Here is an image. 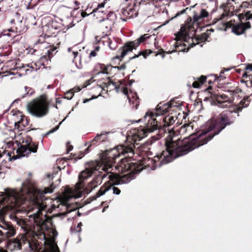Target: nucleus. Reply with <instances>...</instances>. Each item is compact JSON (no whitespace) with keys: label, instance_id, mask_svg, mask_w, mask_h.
Instances as JSON below:
<instances>
[{"label":"nucleus","instance_id":"f257e3e1","mask_svg":"<svg viewBox=\"0 0 252 252\" xmlns=\"http://www.w3.org/2000/svg\"><path fill=\"white\" fill-rule=\"evenodd\" d=\"M53 191L52 186L44 187L43 189H34L31 193V201L27 204L21 196V192L16 190L6 189L5 192H0V235L9 238L15 235L16 229L13 225L2 219L9 211H24V209L27 214L32 213L29 216V219L16 217L15 221L25 233L31 232L34 225L38 223L42 211L47 208L44 201L48 198L45 194Z\"/></svg>","mask_w":252,"mask_h":252},{"label":"nucleus","instance_id":"f03ea898","mask_svg":"<svg viewBox=\"0 0 252 252\" xmlns=\"http://www.w3.org/2000/svg\"><path fill=\"white\" fill-rule=\"evenodd\" d=\"M194 141L189 142L187 139L182 141L174 140L173 137L170 136L165 142V150L155 156L154 158L147 156L136 161L135 159L131 160L130 158L132 157L129 158L126 155L125 158L121 159V164L116 166V168L122 172L132 170L134 172L135 175L146 167H159L191 151L193 148L198 146Z\"/></svg>","mask_w":252,"mask_h":252},{"label":"nucleus","instance_id":"7ed1b4c3","mask_svg":"<svg viewBox=\"0 0 252 252\" xmlns=\"http://www.w3.org/2000/svg\"><path fill=\"white\" fill-rule=\"evenodd\" d=\"M128 139L131 140L129 137ZM130 142H131L130 144L126 143V144L118 145L114 148L106 150L101 154L100 160L103 165L102 169L110 173L109 175L108 178L110 180L109 182H112L111 183L112 187L113 185L128 183L135 178V173L132 172V170H128L129 172L123 176H120L118 173L111 172L114 170L113 167L115 164L117 158H119L122 156H126V155H127V158H130L134 155V149L135 148V145H137L138 144L134 143L131 140ZM121 162V160L116 165L114 166L115 170H117L119 173H124V172H122L116 168V166L120 164Z\"/></svg>","mask_w":252,"mask_h":252},{"label":"nucleus","instance_id":"20e7f679","mask_svg":"<svg viewBox=\"0 0 252 252\" xmlns=\"http://www.w3.org/2000/svg\"><path fill=\"white\" fill-rule=\"evenodd\" d=\"M172 115L171 113L170 115L164 117L162 119L163 125H161L160 122H158L157 119L154 118V114L153 112H147L142 119H139L137 121L144 123V126L132 129V131H131L132 133L131 140L137 143V141L141 140L147 136L148 132H151L157 129H158L157 139H159L163 136L166 132V130H168V136L165 139V142L170 136L173 137L174 140H181L180 138H176V133L173 128H169L174 124L177 119L176 114L174 116Z\"/></svg>","mask_w":252,"mask_h":252},{"label":"nucleus","instance_id":"39448f33","mask_svg":"<svg viewBox=\"0 0 252 252\" xmlns=\"http://www.w3.org/2000/svg\"><path fill=\"white\" fill-rule=\"evenodd\" d=\"M250 102L249 96L245 97L239 103L234 107H229V110L221 112L218 115L212 117L211 120L207 123L208 131L213 130V132L209 136L208 139H212L215 135L219 134L227 126L233 124L236 117L233 115V113H238L244 108L247 107Z\"/></svg>","mask_w":252,"mask_h":252},{"label":"nucleus","instance_id":"423d86ee","mask_svg":"<svg viewBox=\"0 0 252 252\" xmlns=\"http://www.w3.org/2000/svg\"><path fill=\"white\" fill-rule=\"evenodd\" d=\"M239 3L238 0H227L226 3L223 4L220 6L223 10V12L221 15L216 18L214 19V23H216L220 20H223L226 17H230L234 15L238 16V19L239 21L238 23H236L233 27L232 32L237 35L244 34L247 30L251 28V26L249 22H244L247 20L252 19V13L250 11L246 12L245 13H239V9H235L234 3Z\"/></svg>","mask_w":252,"mask_h":252},{"label":"nucleus","instance_id":"0eeeda50","mask_svg":"<svg viewBox=\"0 0 252 252\" xmlns=\"http://www.w3.org/2000/svg\"><path fill=\"white\" fill-rule=\"evenodd\" d=\"M126 6L122 9L121 18L126 21L127 19L136 17L138 14H145L151 6L152 0H126Z\"/></svg>","mask_w":252,"mask_h":252},{"label":"nucleus","instance_id":"6e6552de","mask_svg":"<svg viewBox=\"0 0 252 252\" xmlns=\"http://www.w3.org/2000/svg\"><path fill=\"white\" fill-rule=\"evenodd\" d=\"M211 120H209L206 124L205 130L199 132L194 135V132L193 131V126L191 123L189 124H184L180 129L179 133L180 134H186V137L182 140L180 139L181 141L187 139L189 142L194 141L196 145H198L196 147L193 148V150L198 147L203 145L206 144L211 139H208V138L211 135L213 132V130L208 131L207 129V123ZM193 149L191 150L192 151Z\"/></svg>","mask_w":252,"mask_h":252},{"label":"nucleus","instance_id":"1a4fd4ad","mask_svg":"<svg viewBox=\"0 0 252 252\" xmlns=\"http://www.w3.org/2000/svg\"><path fill=\"white\" fill-rule=\"evenodd\" d=\"M212 89L211 86L207 89L210 94V97L214 102H217L219 107L223 108H229L234 100V96L241 92V90L238 87L224 91V93L222 94L219 93L218 90L210 91Z\"/></svg>","mask_w":252,"mask_h":252},{"label":"nucleus","instance_id":"9d476101","mask_svg":"<svg viewBox=\"0 0 252 252\" xmlns=\"http://www.w3.org/2000/svg\"><path fill=\"white\" fill-rule=\"evenodd\" d=\"M99 87L104 91H111L116 90L117 92H122L124 94L126 95L129 103L132 105L133 108L137 109L139 105V98L136 93L131 94V96L128 94V89L126 87L121 86V82L116 83L112 81L109 77L107 78L105 82H101L97 84Z\"/></svg>","mask_w":252,"mask_h":252},{"label":"nucleus","instance_id":"9b49d317","mask_svg":"<svg viewBox=\"0 0 252 252\" xmlns=\"http://www.w3.org/2000/svg\"><path fill=\"white\" fill-rule=\"evenodd\" d=\"M18 148L16 150L17 155L11 157V153L7 152L10 161L14 160L24 157H28L32 152L35 153L38 149V144L33 142L31 137L28 136L26 138L22 139V143L20 141H15Z\"/></svg>","mask_w":252,"mask_h":252},{"label":"nucleus","instance_id":"f8f14e48","mask_svg":"<svg viewBox=\"0 0 252 252\" xmlns=\"http://www.w3.org/2000/svg\"><path fill=\"white\" fill-rule=\"evenodd\" d=\"M50 104L46 95H42L40 98L34 100L27 104V110L32 116L40 118L46 115L48 112Z\"/></svg>","mask_w":252,"mask_h":252},{"label":"nucleus","instance_id":"ddd939ff","mask_svg":"<svg viewBox=\"0 0 252 252\" xmlns=\"http://www.w3.org/2000/svg\"><path fill=\"white\" fill-rule=\"evenodd\" d=\"M57 235L56 231H52L49 233L44 232L39 235L38 239L43 241L44 246L43 252H60L56 242Z\"/></svg>","mask_w":252,"mask_h":252},{"label":"nucleus","instance_id":"4468645a","mask_svg":"<svg viewBox=\"0 0 252 252\" xmlns=\"http://www.w3.org/2000/svg\"><path fill=\"white\" fill-rule=\"evenodd\" d=\"M151 35L149 34H144L141 35L139 38L132 41L126 42L124 45L120 49L121 54L120 56H116L115 59L120 60L123 58L128 52H132L133 49H136L140 43L144 42L147 39L149 38Z\"/></svg>","mask_w":252,"mask_h":252},{"label":"nucleus","instance_id":"2eb2a0df","mask_svg":"<svg viewBox=\"0 0 252 252\" xmlns=\"http://www.w3.org/2000/svg\"><path fill=\"white\" fill-rule=\"evenodd\" d=\"M151 35L149 34H144L141 35L139 38L132 41L126 42L124 45L120 49L121 54L120 56H116L115 59L120 60L123 58L128 52H132L133 49H136L140 43L144 42L147 39L149 38Z\"/></svg>","mask_w":252,"mask_h":252},{"label":"nucleus","instance_id":"dca6fc26","mask_svg":"<svg viewBox=\"0 0 252 252\" xmlns=\"http://www.w3.org/2000/svg\"><path fill=\"white\" fill-rule=\"evenodd\" d=\"M83 192L78 191L75 194L73 191H71L70 194L68 195L67 193V189L64 188V206L66 207V211L64 212V217L65 216L71 211H75L80 207V205L75 202H71L72 199L81 197L82 196Z\"/></svg>","mask_w":252,"mask_h":252},{"label":"nucleus","instance_id":"f3484780","mask_svg":"<svg viewBox=\"0 0 252 252\" xmlns=\"http://www.w3.org/2000/svg\"><path fill=\"white\" fill-rule=\"evenodd\" d=\"M100 166L99 165L98 162H96V165L94 167H91V169H86L85 170L82 171L79 175V182L76 184L75 189L76 191H80L79 190L83 189L84 187V181L87 179L89 177H91L93 173V170H98L99 169Z\"/></svg>","mask_w":252,"mask_h":252},{"label":"nucleus","instance_id":"a211bd4d","mask_svg":"<svg viewBox=\"0 0 252 252\" xmlns=\"http://www.w3.org/2000/svg\"><path fill=\"white\" fill-rule=\"evenodd\" d=\"M193 31H194V28L190 23H186L184 26L181 27L180 31L176 34L177 44L178 43L179 40L188 42V40L190 39L189 32Z\"/></svg>","mask_w":252,"mask_h":252},{"label":"nucleus","instance_id":"6ab92c4d","mask_svg":"<svg viewBox=\"0 0 252 252\" xmlns=\"http://www.w3.org/2000/svg\"><path fill=\"white\" fill-rule=\"evenodd\" d=\"M179 105L174 100H171L168 103L162 104L159 103L157 107V113H154V118L159 116L160 115H165L167 112L174 111V107H178Z\"/></svg>","mask_w":252,"mask_h":252},{"label":"nucleus","instance_id":"aec40b11","mask_svg":"<svg viewBox=\"0 0 252 252\" xmlns=\"http://www.w3.org/2000/svg\"><path fill=\"white\" fill-rule=\"evenodd\" d=\"M62 25L63 24L58 23L56 20L52 21L43 27V31H46L50 35L56 36L62 32Z\"/></svg>","mask_w":252,"mask_h":252},{"label":"nucleus","instance_id":"412c9836","mask_svg":"<svg viewBox=\"0 0 252 252\" xmlns=\"http://www.w3.org/2000/svg\"><path fill=\"white\" fill-rule=\"evenodd\" d=\"M208 10L201 7L198 9L197 11H194L193 17V23L198 24L201 23L205 18H207L209 16V6H207Z\"/></svg>","mask_w":252,"mask_h":252},{"label":"nucleus","instance_id":"4be33fe9","mask_svg":"<svg viewBox=\"0 0 252 252\" xmlns=\"http://www.w3.org/2000/svg\"><path fill=\"white\" fill-rule=\"evenodd\" d=\"M112 188V185L109 181L106 182L101 187L100 189L97 192L96 195V196H94L87 199L84 202V205H86L90 203L93 200L96 199L97 197H100L103 195L107 190L110 189Z\"/></svg>","mask_w":252,"mask_h":252},{"label":"nucleus","instance_id":"5701e85b","mask_svg":"<svg viewBox=\"0 0 252 252\" xmlns=\"http://www.w3.org/2000/svg\"><path fill=\"white\" fill-rule=\"evenodd\" d=\"M113 68L110 64L105 65L103 63H97L94 67L93 72L94 74H109Z\"/></svg>","mask_w":252,"mask_h":252},{"label":"nucleus","instance_id":"b1692460","mask_svg":"<svg viewBox=\"0 0 252 252\" xmlns=\"http://www.w3.org/2000/svg\"><path fill=\"white\" fill-rule=\"evenodd\" d=\"M105 177V175L103 174L102 173H99L98 175H96L93 180L88 184L87 187L90 189V192L98 185H100Z\"/></svg>","mask_w":252,"mask_h":252},{"label":"nucleus","instance_id":"393cba45","mask_svg":"<svg viewBox=\"0 0 252 252\" xmlns=\"http://www.w3.org/2000/svg\"><path fill=\"white\" fill-rule=\"evenodd\" d=\"M209 37V33L207 32L202 33L200 36L196 37L194 39L191 38L192 41L189 45V48L193 47L199 42H204L207 40Z\"/></svg>","mask_w":252,"mask_h":252},{"label":"nucleus","instance_id":"a878e982","mask_svg":"<svg viewBox=\"0 0 252 252\" xmlns=\"http://www.w3.org/2000/svg\"><path fill=\"white\" fill-rule=\"evenodd\" d=\"M20 117H21L20 120L15 123L14 126L19 131H22L24 127L29 125L30 120L27 117L22 115H20Z\"/></svg>","mask_w":252,"mask_h":252},{"label":"nucleus","instance_id":"bb28decb","mask_svg":"<svg viewBox=\"0 0 252 252\" xmlns=\"http://www.w3.org/2000/svg\"><path fill=\"white\" fill-rule=\"evenodd\" d=\"M113 25L112 23H108V21H105L103 23L102 28V36L108 37L110 34V32L112 29V26Z\"/></svg>","mask_w":252,"mask_h":252},{"label":"nucleus","instance_id":"cd10ccee","mask_svg":"<svg viewBox=\"0 0 252 252\" xmlns=\"http://www.w3.org/2000/svg\"><path fill=\"white\" fill-rule=\"evenodd\" d=\"M61 169H62L59 166H57V167H54V169H53V173L52 174H48L47 175L46 178L44 179V181L49 182L50 185H52L53 182H52L51 183V179H53V178L54 177V176L58 173L59 171H61Z\"/></svg>","mask_w":252,"mask_h":252},{"label":"nucleus","instance_id":"c85d7f7f","mask_svg":"<svg viewBox=\"0 0 252 252\" xmlns=\"http://www.w3.org/2000/svg\"><path fill=\"white\" fill-rule=\"evenodd\" d=\"M207 77L204 75H201L200 77L197 78L192 83V87L194 88H200L206 81Z\"/></svg>","mask_w":252,"mask_h":252},{"label":"nucleus","instance_id":"c756f323","mask_svg":"<svg viewBox=\"0 0 252 252\" xmlns=\"http://www.w3.org/2000/svg\"><path fill=\"white\" fill-rule=\"evenodd\" d=\"M100 41L107 42L108 46L112 50L116 49L117 46V44L115 42H113L109 38L106 36H101Z\"/></svg>","mask_w":252,"mask_h":252},{"label":"nucleus","instance_id":"7c9ffc66","mask_svg":"<svg viewBox=\"0 0 252 252\" xmlns=\"http://www.w3.org/2000/svg\"><path fill=\"white\" fill-rule=\"evenodd\" d=\"M246 71L245 72V73L243 75V78L244 79H247V78H249V80H247L246 81V83H247L249 81H250V83L252 82V74H250V72L252 71V64H249L247 66L246 68Z\"/></svg>","mask_w":252,"mask_h":252},{"label":"nucleus","instance_id":"2f4dec72","mask_svg":"<svg viewBox=\"0 0 252 252\" xmlns=\"http://www.w3.org/2000/svg\"><path fill=\"white\" fill-rule=\"evenodd\" d=\"M105 3H101L100 4H98L97 7L95 9H94L92 12H91L90 14L92 13H94V16L96 17V18H98V16H101V15H104L103 11L101 10V8L103 7ZM102 18H103V16H100Z\"/></svg>","mask_w":252,"mask_h":252},{"label":"nucleus","instance_id":"473e14b6","mask_svg":"<svg viewBox=\"0 0 252 252\" xmlns=\"http://www.w3.org/2000/svg\"><path fill=\"white\" fill-rule=\"evenodd\" d=\"M153 53V51L150 49H146L143 51H139L138 54H135L134 56L129 58L130 60H133L136 58L139 57L140 56H142L144 59H146L147 57Z\"/></svg>","mask_w":252,"mask_h":252},{"label":"nucleus","instance_id":"72a5a7b5","mask_svg":"<svg viewBox=\"0 0 252 252\" xmlns=\"http://www.w3.org/2000/svg\"><path fill=\"white\" fill-rule=\"evenodd\" d=\"M93 81L94 80H93V78H91L86 81L81 86H76L70 90L73 92V94L75 92H78L80 91L82 89L86 88L88 85H90L91 83H92Z\"/></svg>","mask_w":252,"mask_h":252},{"label":"nucleus","instance_id":"f704fd0d","mask_svg":"<svg viewBox=\"0 0 252 252\" xmlns=\"http://www.w3.org/2000/svg\"><path fill=\"white\" fill-rule=\"evenodd\" d=\"M100 136H96L90 142L89 144V146L86 149V153H88L91 151V148L93 146L95 147L96 146L98 145L101 143H99V140L98 138H99Z\"/></svg>","mask_w":252,"mask_h":252},{"label":"nucleus","instance_id":"c9c22d12","mask_svg":"<svg viewBox=\"0 0 252 252\" xmlns=\"http://www.w3.org/2000/svg\"><path fill=\"white\" fill-rule=\"evenodd\" d=\"M67 11L66 12L67 13V14L66 15V19L68 20L67 23H69L66 24V25L65 26V28L66 29V30H68L70 28L72 27L74 25L73 24L71 12L69 11L68 9H67Z\"/></svg>","mask_w":252,"mask_h":252},{"label":"nucleus","instance_id":"e433bc0d","mask_svg":"<svg viewBox=\"0 0 252 252\" xmlns=\"http://www.w3.org/2000/svg\"><path fill=\"white\" fill-rule=\"evenodd\" d=\"M85 155L84 153L83 152H81L79 154H71V155L70 156V158H68L67 157H64V161H66L67 160H69L70 159H74L75 161H76V159H81L83 157H84Z\"/></svg>","mask_w":252,"mask_h":252},{"label":"nucleus","instance_id":"4c0bfd02","mask_svg":"<svg viewBox=\"0 0 252 252\" xmlns=\"http://www.w3.org/2000/svg\"><path fill=\"white\" fill-rule=\"evenodd\" d=\"M100 47L97 45H95L94 46V49L91 52L89 55V58L91 59L92 58L95 57L97 55V53L100 50Z\"/></svg>","mask_w":252,"mask_h":252},{"label":"nucleus","instance_id":"58836bf2","mask_svg":"<svg viewBox=\"0 0 252 252\" xmlns=\"http://www.w3.org/2000/svg\"><path fill=\"white\" fill-rule=\"evenodd\" d=\"M117 17L116 14L114 12H110L107 15V19L106 21H108V23H112V24H114Z\"/></svg>","mask_w":252,"mask_h":252},{"label":"nucleus","instance_id":"ea45409f","mask_svg":"<svg viewBox=\"0 0 252 252\" xmlns=\"http://www.w3.org/2000/svg\"><path fill=\"white\" fill-rule=\"evenodd\" d=\"M25 88L27 93L22 95V98L26 97L27 96H30L34 93V91L32 88L28 87H25Z\"/></svg>","mask_w":252,"mask_h":252},{"label":"nucleus","instance_id":"a19ab883","mask_svg":"<svg viewBox=\"0 0 252 252\" xmlns=\"http://www.w3.org/2000/svg\"><path fill=\"white\" fill-rule=\"evenodd\" d=\"M57 46H56V47L53 46V47H50V49L48 50L47 55H48L49 58H51V57H52L53 56V55L57 52V51L55 52V50H57Z\"/></svg>","mask_w":252,"mask_h":252},{"label":"nucleus","instance_id":"79ce46f5","mask_svg":"<svg viewBox=\"0 0 252 252\" xmlns=\"http://www.w3.org/2000/svg\"><path fill=\"white\" fill-rule=\"evenodd\" d=\"M68 54L69 56L73 57V61L74 62L76 58L77 57L78 52V51H71V48H69L68 49Z\"/></svg>","mask_w":252,"mask_h":252},{"label":"nucleus","instance_id":"37998d69","mask_svg":"<svg viewBox=\"0 0 252 252\" xmlns=\"http://www.w3.org/2000/svg\"><path fill=\"white\" fill-rule=\"evenodd\" d=\"M227 70H222L220 72V76H218L217 75H215L214 76H213V77H214L213 78V81H215L217 80H220V81L221 80H223V78H225V77L223 76L222 74L224 73V71H226Z\"/></svg>","mask_w":252,"mask_h":252},{"label":"nucleus","instance_id":"c03bdc74","mask_svg":"<svg viewBox=\"0 0 252 252\" xmlns=\"http://www.w3.org/2000/svg\"><path fill=\"white\" fill-rule=\"evenodd\" d=\"M73 95V92L71 90L66 92L65 93H64V98H66L68 100L71 99Z\"/></svg>","mask_w":252,"mask_h":252},{"label":"nucleus","instance_id":"a18cd8bd","mask_svg":"<svg viewBox=\"0 0 252 252\" xmlns=\"http://www.w3.org/2000/svg\"><path fill=\"white\" fill-rule=\"evenodd\" d=\"M63 122V120L60 122L58 126H55L54 127L52 128L50 130H49L48 132H47L44 135V136H47V135H49L50 134L54 132L55 131H57L59 129V125H60Z\"/></svg>","mask_w":252,"mask_h":252},{"label":"nucleus","instance_id":"49530a36","mask_svg":"<svg viewBox=\"0 0 252 252\" xmlns=\"http://www.w3.org/2000/svg\"><path fill=\"white\" fill-rule=\"evenodd\" d=\"M96 136H100L99 138L98 139L99 140V143H101L103 141H105V139H106V134L101 133L100 134H97Z\"/></svg>","mask_w":252,"mask_h":252},{"label":"nucleus","instance_id":"de8ad7c7","mask_svg":"<svg viewBox=\"0 0 252 252\" xmlns=\"http://www.w3.org/2000/svg\"><path fill=\"white\" fill-rule=\"evenodd\" d=\"M31 185V181L29 180H27V184H26L25 182L22 183V186L23 188L26 189L28 191H29V188Z\"/></svg>","mask_w":252,"mask_h":252},{"label":"nucleus","instance_id":"09e8293b","mask_svg":"<svg viewBox=\"0 0 252 252\" xmlns=\"http://www.w3.org/2000/svg\"><path fill=\"white\" fill-rule=\"evenodd\" d=\"M66 154H68L69 153V152L71 151L73 149V147L72 145L70 144L69 142H68L66 144Z\"/></svg>","mask_w":252,"mask_h":252},{"label":"nucleus","instance_id":"8fccbe9b","mask_svg":"<svg viewBox=\"0 0 252 252\" xmlns=\"http://www.w3.org/2000/svg\"><path fill=\"white\" fill-rule=\"evenodd\" d=\"M235 24L232 23V20H230L229 22H226L225 25L226 28H231L232 29L233 27L235 25Z\"/></svg>","mask_w":252,"mask_h":252},{"label":"nucleus","instance_id":"3c124183","mask_svg":"<svg viewBox=\"0 0 252 252\" xmlns=\"http://www.w3.org/2000/svg\"><path fill=\"white\" fill-rule=\"evenodd\" d=\"M186 46V45L185 43H183V44H180L179 45H176V48H178L179 50H181L182 51H185V49H186V48H185Z\"/></svg>","mask_w":252,"mask_h":252},{"label":"nucleus","instance_id":"603ef678","mask_svg":"<svg viewBox=\"0 0 252 252\" xmlns=\"http://www.w3.org/2000/svg\"><path fill=\"white\" fill-rule=\"evenodd\" d=\"M112 189L114 194L119 195L121 193V190L117 187H113Z\"/></svg>","mask_w":252,"mask_h":252},{"label":"nucleus","instance_id":"864d4df0","mask_svg":"<svg viewBox=\"0 0 252 252\" xmlns=\"http://www.w3.org/2000/svg\"><path fill=\"white\" fill-rule=\"evenodd\" d=\"M196 5H197V4H196L190 7H187L186 9L182 10L180 12V14H183V13H185L188 10H190L191 9L195 8Z\"/></svg>","mask_w":252,"mask_h":252},{"label":"nucleus","instance_id":"5fc2aeb1","mask_svg":"<svg viewBox=\"0 0 252 252\" xmlns=\"http://www.w3.org/2000/svg\"><path fill=\"white\" fill-rule=\"evenodd\" d=\"M249 2L247 1H242L240 6L242 8H247L249 7Z\"/></svg>","mask_w":252,"mask_h":252},{"label":"nucleus","instance_id":"6e6d98bb","mask_svg":"<svg viewBox=\"0 0 252 252\" xmlns=\"http://www.w3.org/2000/svg\"><path fill=\"white\" fill-rule=\"evenodd\" d=\"M63 98V96H62V97H56L55 98V101H56V104H61L62 102V99Z\"/></svg>","mask_w":252,"mask_h":252},{"label":"nucleus","instance_id":"4d7b16f0","mask_svg":"<svg viewBox=\"0 0 252 252\" xmlns=\"http://www.w3.org/2000/svg\"><path fill=\"white\" fill-rule=\"evenodd\" d=\"M115 67L117 68L118 70H123L126 68V65L125 63H123L120 66H117Z\"/></svg>","mask_w":252,"mask_h":252},{"label":"nucleus","instance_id":"13d9d810","mask_svg":"<svg viewBox=\"0 0 252 252\" xmlns=\"http://www.w3.org/2000/svg\"><path fill=\"white\" fill-rule=\"evenodd\" d=\"M213 5H214V7L212 9V10L211 11V14H212L214 12H215L217 10V6H216V4H213Z\"/></svg>","mask_w":252,"mask_h":252},{"label":"nucleus","instance_id":"bf43d9fd","mask_svg":"<svg viewBox=\"0 0 252 252\" xmlns=\"http://www.w3.org/2000/svg\"><path fill=\"white\" fill-rule=\"evenodd\" d=\"M89 15V14H88L86 11H82L81 12V16L83 18L86 17L87 16Z\"/></svg>","mask_w":252,"mask_h":252},{"label":"nucleus","instance_id":"052dcab7","mask_svg":"<svg viewBox=\"0 0 252 252\" xmlns=\"http://www.w3.org/2000/svg\"><path fill=\"white\" fill-rule=\"evenodd\" d=\"M82 225V223L81 222H80V223H79L77 226V228H76V231H78V232H80L81 231V227H80V225Z\"/></svg>","mask_w":252,"mask_h":252},{"label":"nucleus","instance_id":"680f3d73","mask_svg":"<svg viewBox=\"0 0 252 252\" xmlns=\"http://www.w3.org/2000/svg\"><path fill=\"white\" fill-rule=\"evenodd\" d=\"M21 100V98H18L17 99H16L15 100H14L12 102V103L10 105V107H11V106L13 104H14L15 103H18L19 101Z\"/></svg>","mask_w":252,"mask_h":252},{"label":"nucleus","instance_id":"e2e57ef3","mask_svg":"<svg viewBox=\"0 0 252 252\" xmlns=\"http://www.w3.org/2000/svg\"><path fill=\"white\" fill-rule=\"evenodd\" d=\"M97 97L96 96H95V97H92V98H90V99H85L83 100V103H86L87 102H88L89 101H90V100L93 99V98H96Z\"/></svg>","mask_w":252,"mask_h":252},{"label":"nucleus","instance_id":"0e129e2a","mask_svg":"<svg viewBox=\"0 0 252 252\" xmlns=\"http://www.w3.org/2000/svg\"><path fill=\"white\" fill-rule=\"evenodd\" d=\"M74 2L76 4V5H79L80 4V2H78L77 0H75Z\"/></svg>","mask_w":252,"mask_h":252},{"label":"nucleus","instance_id":"69168bd1","mask_svg":"<svg viewBox=\"0 0 252 252\" xmlns=\"http://www.w3.org/2000/svg\"><path fill=\"white\" fill-rule=\"evenodd\" d=\"M162 53H164V51L162 49H160V50H159L158 54H161Z\"/></svg>","mask_w":252,"mask_h":252},{"label":"nucleus","instance_id":"338daca9","mask_svg":"<svg viewBox=\"0 0 252 252\" xmlns=\"http://www.w3.org/2000/svg\"><path fill=\"white\" fill-rule=\"evenodd\" d=\"M10 23L11 24H13L15 23V20L14 19H11L10 21Z\"/></svg>","mask_w":252,"mask_h":252},{"label":"nucleus","instance_id":"774afa93","mask_svg":"<svg viewBox=\"0 0 252 252\" xmlns=\"http://www.w3.org/2000/svg\"><path fill=\"white\" fill-rule=\"evenodd\" d=\"M133 82H134V81L130 80V81L129 82V83H128L129 85V86H130V85L132 84V83H133Z\"/></svg>","mask_w":252,"mask_h":252}]
</instances>
